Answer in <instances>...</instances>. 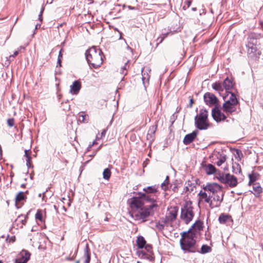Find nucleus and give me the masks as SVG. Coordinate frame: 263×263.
I'll return each instance as SVG.
<instances>
[{
  "label": "nucleus",
  "mask_w": 263,
  "mask_h": 263,
  "mask_svg": "<svg viewBox=\"0 0 263 263\" xmlns=\"http://www.w3.org/2000/svg\"><path fill=\"white\" fill-rule=\"evenodd\" d=\"M77 253V251H76V252H75V253H74V254L73 256L71 258H70V259H71V260L73 259V258L76 256Z\"/></svg>",
  "instance_id": "obj_54"
},
{
  "label": "nucleus",
  "mask_w": 263,
  "mask_h": 263,
  "mask_svg": "<svg viewBox=\"0 0 263 263\" xmlns=\"http://www.w3.org/2000/svg\"><path fill=\"white\" fill-rule=\"evenodd\" d=\"M233 172L236 174H240L241 172V167L239 164L235 163L232 166Z\"/></svg>",
  "instance_id": "obj_34"
},
{
  "label": "nucleus",
  "mask_w": 263,
  "mask_h": 263,
  "mask_svg": "<svg viewBox=\"0 0 263 263\" xmlns=\"http://www.w3.org/2000/svg\"><path fill=\"white\" fill-rule=\"evenodd\" d=\"M103 178L104 179L108 180L110 178L111 175V172L110 170L108 168L104 169L103 173Z\"/></svg>",
  "instance_id": "obj_36"
},
{
  "label": "nucleus",
  "mask_w": 263,
  "mask_h": 263,
  "mask_svg": "<svg viewBox=\"0 0 263 263\" xmlns=\"http://www.w3.org/2000/svg\"><path fill=\"white\" fill-rule=\"evenodd\" d=\"M143 191L145 192V194H143L142 195V197L141 198H142V199L143 198L144 195H149V196H151L152 197H155V196H156L157 200L158 199L157 196L156 195H149V194L157 193V189L155 187V186H148L146 188H144ZM157 201L158 202L157 200Z\"/></svg>",
  "instance_id": "obj_18"
},
{
  "label": "nucleus",
  "mask_w": 263,
  "mask_h": 263,
  "mask_svg": "<svg viewBox=\"0 0 263 263\" xmlns=\"http://www.w3.org/2000/svg\"><path fill=\"white\" fill-rule=\"evenodd\" d=\"M178 212V208L176 206H171L168 209L165 217L164 218V220L163 221H167L168 223L174 221L177 216Z\"/></svg>",
  "instance_id": "obj_11"
},
{
  "label": "nucleus",
  "mask_w": 263,
  "mask_h": 263,
  "mask_svg": "<svg viewBox=\"0 0 263 263\" xmlns=\"http://www.w3.org/2000/svg\"><path fill=\"white\" fill-rule=\"evenodd\" d=\"M226 159L227 157L226 155L220 156L218 161L216 163L217 165H218V166H221L223 163L225 162Z\"/></svg>",
  "instance_id": "obj_37"
},
{
  "label": "nucleus",
  "mask_w": 263,
  "mask_h": 263,
  "mask_svg": "<svg viewBox=\"0 0 263 263\" xmlns=\"http://www.w3.org/2000/svg\"><path fill=\"white\" fill-rule=\"evenodd\" d=\"M106 134V130L105 129H103L101 133V137H103Z\"/></svg>",
  "instance_id": "obj_47"
},
{
  "label": "nucleus",
  "mask_w": 263,
  "mask_h": 263,
  "mask_svg": "<svg viewBox=\"0 0 263 263\" xmlns=\"http://www.w3.org/2000/svg\"><path fill=\"white\" fill-rule=\"evenodd\" d=\"M83 214H84V216L85 217V219H87V218H88V214H87V212H84L83 213Z\"/></svg>",
  "instance_id": "obj_48"
},
{
  "label": "nucleus",
  "mask_w": 263,
  "mask_h": 263,
  "mask_svg": "<svg viewBox=\"0 0 263 263\" xmlns=\"http://www.w3.org/2000/svg\"><path fill=\"white\" fill-rule=\"evenodd\" d=\"M202 189L204 191L198 194L200 200L208 203L211 209L219 207L224 195L222 186L217 183H208L202 185Z\"/></svg>",
  "instance_id": "obj_2"
},
{
  "label": "nucleus",
  "mask_w": 263,
  "mask_h": 263,
  "mask_svg": "<svg viewBox=\"0 0 263 263\" xmlns=\"http://www.w3.org/2000/svg\"><path fill=\"white\" fill-rule=\"evenodd\" d=\"M18 54V50L15 51L12 55H10L9 59H11L12 58H14Z\"/></svg>",
  "instance_id": "obj_44"
},
{
  "label": "nucleus",
  "mask_w": 263,
  "mask_h": 263,
  "mask_svg": "<svg viewBox=\"0 0 263 263\" xmlns=\"http://www.w3.org/2000/svg\"><path fill=\"white\" fill-rule=\"evenodd\" d=\"M213 89L218 91L220 95L224 90L223 84L219 82H216L212 85Z\"/></svg>",
  "instance_id": "obj_25"
},
{
  "label": "nucleus",
  "mask_w": 263,
  "mask_h": 263,
  "mask_svg": "<svg viewBox=\"0 0 263 263\" xmlns=\"http://www.w3.org/2000/svg\"><path fill=\"white\" fill-rule=\"evenodd\" d=\"M240 151H239V150H238V149H237V150H236V153H237V154L238 156H239V154H240Z\"/></svg>",
  "instance_id": "obj_55"
},
{
  "label": "nucleus",
  "mask_w": 263,
  "mask_h": 263,
  "mask_svg": "<svg viewBox=\"0 0 263 263\" xmlns=\"http://www.w3.org/2000/svg\"><path fill=\"white\" fill-rule=\"evenodd\" d=\"M212 116L213 118L217 122L223 121L226 119L225 115L221 112L216 106L212 109Z\"/></svg>",
  "instance_id": "obj_14"
},
{
  "label": "nucleus",
  "mask_w": 263,
  "mask_h": 263,
  "mask_svg": "<svg viewBox=\"0 0 263 263\" xmlns=\"http://www.w3.org/2000/svg\"><path fill=\"white\" fill-rule=\"evenodd\" d=\"M195 124L200 130L206 129L210 126L208 122V112L205 109H201L199 114L195 117Z\"/></svg>",
  "instance_id": "obj_8"
},
{
  "label": "nucleus",
  "mask_w": 263,
  "mask_h": 263,
  "mask_svg": "<svg viewBox=\"0 0 263 263\" xmlns=\"http://www.w3.org/2000/svg\"><path fill=\"white\" fill-rule=\"evenodd\" d=\"M70 87V92L72 95H77L81 88V83L79 81H74Z\"/></svg>",
  "instance_id": "obj_16"
},
{
  "label": "nucleus",
  "mask_w": 263,
  "mask_h": 263,
  "mask_svg": "<svg viewBox=\"0 0 263 263\" xmlns=\"http://www.w3.org/2000/svg\"><path fill=\"white\" fill-rule=\"evenodd\" d=\"M193 104V99L192 98H191L190 100V107H192Z\"/></svg>",
  "instance_id": "obj_46"
},
{
  "label": "nucleus",
  "mask_w": 263,
  "mask_h": 263,
  "mask_svg": "<svg viewBox=\"0 0 263 263\" xmlns=\"http://www.w3.org/2000/svg\"><path fill=\"white\" fill-rule=\"evenodd\" d=\"M137 245L139 249H144L137 251V255L141 258L146 259L149 261H153L154 257L152 251V247L149 245H146V241L142 236H139L137 238Z\"/></svg>",
  "instance_id": "obj_5"
},
{
  "label": "nucleus",
  "mask_w": 263,
  "mask_h": 263,
  "mask_svg": "<svg viewBox=\"0 0 263 263\" xmlns=\"http://www.w3.org/2000/svg\"><path fill=\"white\" fill-rule=\"evenodd\" d=\"M44 10V8L43 7H42L41 8V10L40 14H42Z\"/></svg>",
  "instance_id": "obj_51"
},
{
  "label": "nucleus",
  "mask_w": 263,
  "mask_h": 263,
  "mask_svg": "<svg viewBox=\"0 0 263 263\" xmlns=\"http://www.w3.org/2000/svg\"><path fill=\"white\" fill-rule=\"evenodd\" d=\"M30 151L29 150H25V156L26 157V165L28 167H31V157L30 156Z\"/></svg>",
  "instance_id": "obj_33"
},
{
  "label": "nucleus",
  "mask_w": 263,
  "mask_h": 263,
  "mask_svg": "<svg viewBox=\"0 0 263 263\" xmlns=\"http://www.w3.org/2000/svg\"><path fill=\"white\" fill-rule=\"evenodd\" d=\"M180 234V245L181 249L184 253H195L197 251L196 239L198 236L196 232L189 229Z\"/></svg>",
  "instance_id": "obj_3"
},
{
  "label": "nucleus",
  "mask_w": 263,
  "mask_h": 263,
  "mask_svg": "<svg viewBox=\"0 0 263 263\" xmlns=\"http://www.w3.org/2000/svg\"><path fill=\"white\" fill-rule=\"evenodd\" d=\"M205 171L208 175H212L216 172L217 169L212 164H208L205 166Z\"/></svg>",
  "instance_id": "obj_26"
},
{
  "label": "nucleus",
  "mask_w": 263,
  "mask_h": 263,
  "mask_svg": "<svg viewBox=\"0 0 263 263\" xmlns=\"http://www.w3.org/2000/svg\"><path fill=\"white\" fill-rule=\"evenodd\" d=\"M63 51V49H61L59 52V54L58 55V62H57V66H61V62L62 59V51Z\"/></svg>",
  "instance_id": "obj_38"
},
{
  "label": "nucleus",
  "mask_w": 263,
  "mask_h": 263,
  "mask_svg": "<svg viewBox=\"0 0 263 263\" xmlns=\"http://www.w3.org/2000/svg\"><path fill=\"white\" fill-rule=\"evenodd\" d=\"M163 40L164 39L162 37H161V35L159 37H158L157 39V41L158 42L157 45L163 42Z\"/></svg>",
  "instance_id": "obj_43"
},
{
  "label": "nucleus",
  "mask_w": 263,
  "mask_h": 263,
  "mask_svg": "<svg viewBox=\"0 0 263 263\" xmlns=\"http://www.w3.org/2000/svg\"><path fill=\"white\" fill-rule=\"evenodd\" d=\"M203 229V223L200 221H196L192 227V231H195L198 236L200 234V231Z\"/></svg>",
  "instance_id": "obj_22"
},
{
  "label": "nucleus",
  "mask_w": 263,
  "mask_h": 263,
  "mask_svg": "<svg viewBox=\"0 0 263 263\" xmlns=\"http://www.w3.org/2000/svg\"><path fill=\"white\" fill-rule=\"evenodd\" d=\"M169 33H170V32H167V33H162L161 35V37H162L163 39H164L168 35V34Z\"/></svg>",
  "instance_id": "obj_45"
},
{
  "label": "nucleus",
  "mask_w": 263,
  "mask_h": 263,
  "mask_svg": "<svg viewBox=\"0 0 263 263\" xmlns=\"http://www.w3.org/2000/svg\"><path fill=\"white\" fill-rule=\"evenodd\" d=\"M219 222L221 224H230L233 221L231 216L224 214H221L218 218Z\"/></svg>",
  "instance_id": "obj_20"
},
{
  "label": "nucleus",
  "mask_w": 263,
  "mask_h": 263,
  "mask_svg": "<svg viewBox=\"0 0 263 263\" xmlns=\"http://www.w3.org/2000/svg\"><path fill=\"white\" fill-rule=\"evenodd\" d=\"M86 116L83 112L80 113L79 116V121L81 122H84L86 120Z\"/></svg>",
  "instance_id": "obj_41"
},
{
  "label": "nucleus",
  "mask_w": 263,
  "mask_h": 263,
  "mask_svg": "<svg viewBox=\"0 0 263 263\" xmlns=\"http://www.w3.org/2000/svg\"><path fill=\"white\" fill-rule=\"evenodd\" d=\"M22 49H24V48L22 46L20 47L19 49H18V51H20Z\"/></svg>",
  "instance_id": "obj_57"
},
{
  "label": "nucleus",
  "mask_w": 263,
  "mask_h": 263,
  "mask_svg": "<svg viewBox=\"0 0 263 263\" xmlns=\"http://www.w3.org/2000/svg\"><path fill=\"white\" fill-rule=\"evenodd\" d=\"M41 25L40 24H36L35 26V29H37L38 27H40Z\"/></svg>",
  "instance_id": "obj_52"
},
{
  "label": "nucleus",
  "mask_w": 263,
  "mask_h": 263,
  "mask_svg": "<svg viewBox=\"0 0 263 263\" xmlns=\"http://www.w3.org/2000/svg\"><path fill=\"white\" fill-rule=\"evenodd\" d=\"M196 9H196V8H192V10H193V11H196Z\"/></svg>",
  "instance_id": "obj_62"
},
{
  "label": "nucleus",
  "mask_w": 263,
  "mask_h": 263,
  "mask_svg": "<svg viewBox=\"0 0 263 263\" xmlns=\"http://www.w3.org/2000/svg\"><path fill=\"white\" fill-rule=\"evenodd\" d=\"M197 130H194L192 133L187 134L184 138L183 143L187 145L192 142L198 134Z\"/></svg>",
  "instance_id": "obj_15"
},
{
  "label": "nucleus",
  "mask_w": 263,
  "mask_h": 263,
  "mask_svg": "<svg viewBox=\"0 0 263 263\" xmlns=\"http://www.w3.org/2000/svg\"><path fill=\"white\" fill-rule=\"evenodd\" d=\"M230 96L222 105L223 111L227 114L237 112L239 107V101L233 92H230Z\"/></svg>",
  "instance_id": "obj_6"
},
{
  "label": "nucleus",
  "mask_w": 263,
  "mask_h": 263,
  "mask_svg": "<svg viewBox=\"0 0 263 263\" xmlns=\"http://www.w3.org/2000/svg\"><path fill=\"white\" fill-rule=\"evenodd\" d=\"M169 180H164L161 184V186L163 190L166 191L168 188Z\"/></svg>",
  "instance_id": "obj_39"
},
{
  "label": "nucleus",
  "mask_w": 263,
  "mask_h": 263,
  "mask_svg": "<svg viewBox=\"0 0 263 263\" xmlns=\"http://www.w3.org/2000/svg\"><path fill=\"white\" fill-rule=\"evenodd\" d=\"M128 8H129V9H131V10H133V9H135V7H133L130 6H128Z\"/></svg>",
  "instance_id": "obj_53"
},
{
  "label": "nucleus",
  "mask_w": 263,
  "mask_h": 263,
  "mask_svg": "<svg viewBox=\"0 0 263 263\" xmlns=\"http://www.w3.org/2000/svg\"><path fill=\"white\" fill-rule=\"evenodd\" d=\"M217 179L227 186L230 187H236L238 184L237 178L229 173H220L217 176Z\"/></svg>",
  "instance_id": "obj_9"
},
{
  "label": "nucleus",
  "mask_w": 263,
  "mask_h": 263,
  "mask_svg": "<svg viewBox=\"0 0 263 263\" xmlns=\"http://www.w3.org/2000/svg\"><path fill=\"white\" fill-rule=\"evenodd\" d=\"M257 43V40L254 38V35H250L248 38V44L246 46L248 48V54L251 57H258L260 54L256 47Z\"/></svg>",
  "instance_id": "obj_10"
},
{
  "label": "nucleus",
  "mask_w": 263,
  "mask_h": 263,
  "mask_svg": "<svg viewBox=\"0 0 263 263\" xmlns=\"http://www.w3.org/2000/svg\"><path fill=\"white\" fill-rule=\"evenodd\" d=\"M8 125L9 127H12L14 125V120L13 118H9L7 120Z\"/></svg>",
  "instance_id": "obj_42"
},
{
  "label": "nucleus",
  "mask_w": 263,
  "mask_h": 263,
  "mask_svg": "<svg viewBox=\"0 0 263 263\" xmlns=\"http://www.w3.org/2000/svg\"><path fill=\"white\" fill-rule=\"evenodd\" d=\"M185 189L186 191L192 192L194 191L195 186L194 183H192L191 181H188L185 183Z\"/></svg>",
  "instance_id": "obj_32"
},
{
  "label": "nucleus",
  "mask_w": 263,
  "mask_h": 263,
  "mask_svg": "<svg viewBox=\"0 0 263 263\" xmlns=\"http://www.w3.org/2000/svg\"><path fill=\"white\" fill-rule=\"evenodd\" d=\"M192 0H185L184 2V5L183 6V9L184 10H186L191 5L192 3Z\"/></svg>",
  "instance_id": "obj_40"
},
{
  "label": "nucleus",
  "mask_w": 263,
  "mask_h": 263,
  "mask_svg": "<svg viewBox=\"0 0 263 263\" xmlns=\"http://www.w3.org/2000/svg\"><path fill=\"white\" fill-rule=\"evenodd\" d=\"M203 98L206 104L210 106L216 105L218 102L217 98L211 92H206Z\"/></svg>",
  "instance_id": "obj_13"
},
{
  "label": "nucleus",
  "mask_w": 263,
  "mask_h": 263,
  "mask_svg": "<svg viewBox=\"0 0 263 263\" xmlns=\"http://www.w3.org/2000/svg\"><path fill=\"white\" fill-rule=\"evenodd\" d=\"M249 185L254 183V182L258 179L259 175L256 173H253L249 175Z\"/></svg>",
  "instance_id": "obj_29"
},
{
  "label": "nucleus",
  "mask_w": 263,
  "mask_h": 263,
  "mask_svg": "<svg viewBox=\"0 0 263 263\" xmlns=\"http://www.w3.org/2000/svg\"><path fill=\"white\" fill-rule=\"evenodd\" d=\"M85 56L88 63L95 68L100 67L103 63V52L97 47L93 46L87 50Z\"/></svg>",
  "instance_id": "obj_4"
},
{
  "label": "nucleus",
  "mask_w": 263,
  "mask_h": 263,
  "mask_svg": "<svg viewBox=\"0 0 263 263\" xmlns=\"http://www.w3.org/2000/svg\"><path fill=\"white\" fill-rule=\"evenodd\" d=\"M68 205L69 206L70 205V202L69 199H68Z\"/></svg>",
  "instance_id": "obj_60"
},
{
  "label": "nucleus",
  "mask_w": 263,
  "mask_h": 263,
  "mask_svg": "<svg viewBox=\"0 0 263 263\" xmlns=\"http://www.w3.org/2000/svg\"><path fill=\"white\" fill-rule=\"evenodd\" d=\"M253 185V191L252 193L256 197H260L261 194L262 192V188L260 186L259 183H254L252 184Z\"/></svg>",
  "instance_id": "obj_19"
},
{
  "label": "nucleus",
  "mask_w": 263,
  "mask_h": 263,
  "mask_svg": "<svg viewBox=\"0 0 263 263\" xmlns=\"http://www.w3.org/2000/svg\"><path fill=\"white\" fill-rule=\"evenodd\" d=\"M79 262H80V260H77L76 262V263H79Z\"/></svg>",
  "instance_id": "obj_64"
},
{
  "label": "nucleus",
  "mask_w": 263,
  "mask_h": 263,
  "mask_svg": "<svg viewBox=\"0 0 263 263\" xmlns=\"http://www.w3.org/2000/svg\"><path fill=\"white\" fill-rule=\"evenodd\" d=\"M211 251H212V248L210 246H209L207 245H203L201 246V248H200V249H199L197 248V251H196V252H198V253L202 254H206L208 253H210Z\"/></svg>",
  "instance_id": "obj_23"
},
{
  "label": "nucleus",
  "mask_w": 263,
  "mask_h": 263,
  "mask_svg": "<svg viewBox=\"0 0 263 263\" xmlns=\"http://www.w3.org/2000/svg\"><path fill=\"white\" fill-rule=\"evenodd\" d=\"M27 216H24L23 215H20L16 219V222H20L22 223L20 227L23 228V226L25 225L27 222Z\"/></svg>",
  "instance_id": "obj_30"
},
{
  "label": "nucleus",
  "mask_w": 263,
  "mask_h": 263,
  "mask_svg": "<svg viewBox=\"0 0 263 263\" xmlns=\"http://www.w3.org/2000/svg\"><path fill=\"white\" fill-rule=\"evenodd\" d=\"M63 210H64V211H65V212H66V211H67L66 208L64 206H63Z\"/></svg>",
  "instance_id": "obj_58"
},
{
  "label": "nucleus",
  "mask_w": 263,
  "mask_h": 263,
  "mask_svg": "<svg viewBox=\"0 0 263 263\" xmlns=\"http://www.w3.org/2000/svg\"><path fill=\"white\" fill-rule=\"evenodd\" d=\"M35 218L36 220H38L41 222L44 221L43 217V211L41 210H38L35 214Z\"/></svg>",
  "instance_id": "obj_35"
},
{
  "label": "nucleus",
  "mask_w": 263,
  "mask_h": 263,
  "mask_svg": "<svg viewBox=\"0 0 263 263\" xmlns=\"http://www.w3.org/2000/svg\"><path fill=\"white\" fill-rule=\"evenodd\" d=\"M223 88L226 90V92L230 94V90L233 87V83L232 80L230 79L228 77H227L223 82Z\"/></svg>",
  "instance_id": "obj_21"
},
{
  "label": "nucleus",
  "mask_w": 263,
  "mask_h": 263,
  "mask_svg": "<svg viewBox=\"0 0 263 263\" xmlns=\"http://www.w3.org/2000/svg\"><path fill=\"white\" fill-rule=\"evenodd\" d=\"M26 197L25 196L24 193L23 192H19L16 196L15 200L16 204L17 202H20L25 199Z\"/></svg>",
  "instance_id": "obj_31"
},
{
  "label": "nucleus",
  "mask_w": 263,
  "mask_h": 263,
  "mask_svg": "<svg viewBox=\"0 0 263 263\" xmlns=\"http://www.w3.org/2000/svg\"><path fill=\"white\" fill-rule=\"evenodd\" d=\"M39 197H42V194L41 193H40L38 195Z\"/></svg>",
  "instance_id": "obj_61"
},
{
  "label": "nucleus",
  "mask_w": 263,
  "mask_h": 263,
  "mask_svg": "<svg viewBox=\"0 0 263 263\" xmlns=\"http://www.w3.org/2000/svg\"><path fill=\"white\" fill-rule=\"evenodd\" d=\"M30 255L29 251L23 250L16 256V258L14 259V263H27L30 259Z\"/></svg>",
  "instance_id": "obj_12"
},
{
  "label": "nucleus",
  "mask_w": 263,
  "mask_h": 263,
  "mask_svg": "<svg viewBox=\"0 0 263 263\" xmlns=\"http://www.w3.org/2000/svg\"><path fill=\"white\" fill-rule=\"evenodd\" d=\"M151 69L149 68H143L142 69V80L144 85L145 86L146 84H148L150 76L149 72H150Z\"/></svg>",
  "instance_id": "obj_17"
},
{
  "label": "nucleus",
  "mask_w": 263,
  "mask_h": 263,
  "mask_svg": "<svg viewBox=\"0 0 263 263\" xmlns=\"http://www.w3.org/2000/svg\"><path fill=\"white\" fill-rule=\"evenodd\" d=\"M83 257L84 258V263H89L90 260V252L88 245L86 246L84 249Z\"/></svg>",
  "instance_id": "obj_24"
},
{
  "label": "nucleus",
  "mask_w": 263,
  "mask_h": 263,
  "mask_svg": "<svg viewBox=\"0 0 263 263\" xmlns=\"http://www.w3.org/2000/svg\"><path fill=\"white\" fill-rule=\"evenodd\" d=\"M92 146V145L91 144H90L88 147H87V151H90V148H91V147Z\"/></svg>",
  "instance_id": "obj_50"
},
{
  "label": "nucleus",
  "mask_w": 263,
  "mask_h": 263,
  "mask_svg": "<svg viewBox=\"0 0 263 263\" xmlns=\"http://www.w3.org/2000/svg\"><path fill=\"white\" fill-rule=\"evenodd\" d=\"M165 180H169V177L168 176H166Z\"/></svg>",
  "instance_id": "obj_59"
},
{
  "label": "nucleus",
  "mask_w": 263,
  "mask_h": 263,
  "mask_svg": "<svg viewBox=\"0 0 263 263\" xmlns=\"http://www.w3.org/2000/svg\"><path fill=\"white\" fill-rule=\"evenodd\" d=\"M42 14H40V15H39V20H40L41 21H42Z\"/></svg>",
  "instance_id": "obj_49"
},
{
  "label": "nucleus",
  "mask_w": 263,
  "mask_h": 263,
  "mask_svg": "<svg viewBox=\"0 0 263 263\" xmlns=\"http://www.w3.org/2000/svg\"><path fill=\"white\" fill-rule=\"evenodd\" d=\"M129 62V60L126 61V62H125L124 65L121 68V69L120 70V73L121 74H122L123 76L126 75V74L127 73V69L129 67V65L128 64Z\"/></svg>",
  "instance_id": "obj_28"
},
{
  "label": "nucleus",
  "mask_w": 263,
  "mask_h": 263,
  "mask_svg": "<svg viewBox=\"0 0 263 263\" xmlns=\"http://www.w3.org/2000/svg\"><path fill=\"white\" fill-rule=\"evenodd\" d=\"M163 220H164V219L162 218L160 221L156 223L155 227L160 231H162L164 229V227L168 223L167 221L163 222Z\"/></svg>",
  "instance_id": "obj_27"
},
{
  "label": "nucleus",
  "mask_w": 263,
  "mask_h": 263,
  "mask_svg": "<svg viewBox=\"0 0 263 263\" xmlns=\"http://www.w3.org/2000/svg\"><path fill=\"white\" fill-rule=\"evenodd\" d=\"M96 144H97L96 141H94L92 142V143L91 144V145L93 146V145Z\"/></svg>",
  "instance_id": "obj_56"
},
{
  "label": "nucleus",
  "mask_w": 263,
  "mask_h": 263,
  "mask_svg": "<svg viewBox=\"0 0 263 263\" xmlns=\"http://www.w3.org/2000/svg\"><path fill=\"white\" fill-rule=\"evenodd\" d=\"M127 48L130 49V50H132V48L129 47L128 46H127Z\"/></svg>",
  "instance_id": "obj_63"
},
{
  "label": "nucleus",
  "mask_w": 263,
  "mask_h": 263,
  "mask_svg": "<svg viewBox=\"0 0 263 263\" xmlns=\"http://www.w3.org/2000/svg\"><path fill=\"white\" fill-rule=\"evenodd\" d=\"M192 204L191 201H187L181 209L180 218L186 224H188L192 220L195 215Z\"/></svg>",
  "instance_id": "obj_7"
},
{
  "label": "nucleus",
  "mask_w": 263,
  "mask_h": 263,
  "mask_svg": "<svg viewBox=\"0 0 263 263\" xmlns=\"http://www.w3.org/2000/svg\"><path fill=\"white\" fill-rule=\"evenodd\" d=\"M131 216L136 220L145 222L159 209L156 196L144 195L143 198L134 197L129 201Z\"/></svg>",
  "instance_id": "obj_1"
}]
</instances>
